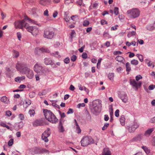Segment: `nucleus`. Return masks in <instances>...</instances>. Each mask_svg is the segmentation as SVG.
<instances>
[{
  "instance_id": "obj_1",
  "label": "nucleus",
  "mask_w": 155,
  "mask_h": 155,
  "mask_svg": "<svg viewBox=\"0 0 155 155\" xmlns=\"http://www.w3.org/2000/svg\"><path fill=\"white\" fill-rule=\"evenodd\" d=\"M43 110L45 119L49 122L56 124L58 122V119L55 115L51 111L45 109Z\"/></svg>"
},
{
  "instance_id": "obj_2",
  "label": "nucleus",
  "mask_w": 155,
  "mask_h": 155,
  "mask_svg": "<svg viewBox=\"0 0 155 155\" xmlns=\"http://www.w3.org/2000/svg\"><path fill=\"white\" fill-rule=\"evenodd\" d=\"M140 11L137 8H134L128 10L127 13L130 18H134L138 17L140 15Z\"/></svg>"
},
{
  "instance_id": "obj_3",
  "label": "nucleus",
  "mask_w": 155,
  "mask_h": 155,
  "mask_svg": "<svg viewBox=\"0 0 155 155\" xmlns=\"http://www.w3.org/2000/svg\"><path fill=\"white\" fill-rule=\"evenodd\" d=\"M27 23L24 19L19 20L16 21L14 24L16 28L22 29L26 27Z\"/></svg>"
},
{
  "instance_id": "obj_4",
  "label": "nucleus",
  "mask_w": 155,
  "mask_h": 155,
  "mask_svg": "<svg viewBox=\"0 0 155 155\" xmlns=\"http://www.w3.org/2000/svg\"><path fill=\"white\" fill-rule=\"evenodd\" d=\"M139 124L137 122L136 120H134L131 123L129 127L128 128L129 132L130 133L134 132L136 129L139 127Z\"/></svg>"
},
{
  "instance_id": "obj_5",
  "label": "nucleus",
  "mask_w": 155,
  "mask_h": 155,
  "mask_svg": "<svg viewBox=\"0 0 155 155\" xmlns=\"http://www.w3.org/2000/svg\"><path fill=\"white\" fill-rule=\"evenodd\" d=\"M91 142V138L88 136H85L82 139L81 142L82 146L86 147L90 144Z\"/></svg>"
},
{
  "instance_id": "obj_6",
  "label": "nucleus",
  "mask_w": 155,
  "mask_h": 155,
  "mask_svg": "<svg viewBox=\"0 0 155 155\" xmlns=\"http://www.w3.org/2000/svg\"><path fill=\"white\" fill-rule=\"evenodd\" d=\"M130 83L132 85L133 88L136 91L137 90L138 88L140 87L142 84L141 82L139 81L137 83L134 79H130Z\"/></svg>"
},
{
  "instance_id": "obj_7",
  "label": "nucleus",
  "mask_w": 155,
  "mask_h": 155,
  "mask_svg": "<svg viewBox=\"0 0 155 155\" xmlns=\"http://www.w3.org/2000/svg\"><path fill=\"white\" fill-rule=\"evenodd\" d=\"M50 129L48 128L42 134L41 136L42 139L46 142H48V140L47 138L50 136Z\"/></svg>"
},
{
  "instance_id": "obj_8",
  "label": "nucleus",
  "mask_w": 155,
  "mask_h": 155,
  "mask_svg": "<svg viewBox=\"0 0 155 155\" xmlns=\"http://www.w3.org/2000/svg\"><path fill=\"white\" fill-rule=\"evenodd\" d=\"M34 70L37 73H43V68L38 63H36L34 67Z\"/></svg>"
},
{
  "instance_id": "obj_9",
  "label": "nucleus",
  "mask_w": 155,
  "mask_h": 155,
  "mask_svg": "<svg viewBox=\"0 0 155 155\" xmlns=\"http://www.w3.org/2000/svg\"><path fill=\"white\" fill-rule=\"evenodd\" d=\"M54 35V33L49 30L46 29L45 31L44 36L45 38L51 39L53 37Z\"/></svg>"
},
{
  "instance_id": "obj_10",
  "label": "nucleus",
  "mask_w": 155,
  "mask_h": 155,
  "mask_svg": "<svg viewBox=\"0 0 155 155\" xmlns=\"http://www.w3.org/2000/svg\"><path fill=\"white\" fill-rule=\"evenodd\" d=\"M25 72L27 77L30 78H32L34 76V74L32 70H30L27 67H25L23 68Z\"/></svg>"
},
{
  "instance_id": "obj_11",
  "label": "nucleus",
  "mask_w": 155,
  "mask_h": 155,
  "mask_svg": "<svg viewBox=\"0 0 155 155\" xmlns=\"http://www.w3.org/2000/svg\"><path fill=\"white\" fill-rule=\"evenodd\" d=\"M44 63L46 65H51L54 68L57 67L56 64L54 63L50 58H46L44 59Z\"/></svg>"
},
{
  "instance_id": "obj_12",
  "label": "nucleus",
  "mask_w": 155,
  "mask_h": 155,
  "mask_svg": "<svg viewBox=\"0 0 155 155\" xmlns=\"http://www.w3.org/2000/svg\"><path fill=\"white\" fill-rule=\"evenodd\" d=\"M99 155H111V153L109 149L106 148L104 149L102 154Z\"/></svg>"
},
{
  "instance_id": "obj_13",
  "label": "nucleus",
  "mask_w": 155,
  "mask_h": 155,
  "mask_svg": "<svg viewBox=\"0 0 155 155\" xmlns=\"http://www.w3.org/2000/svg\"><path fill=\"white\" fill-rule=\"evenodd\" d=\"M33 125L34 126H37L43 125V124L41 120H36L33 122Z\"/></svg>"
},
{
  "instance_id": "obj_14",
  "label": "nucleus",
  "mask_w": 155,
  "mask_h": 155,
  "mask_svg": "<svg viewBox=\"0 0 155 155\" xmlns=\"http://www.w3.org/2000/svg\"><path fill=\"white\" fill-rule=\"evenodd\" d=\"M119 96L123 102L126 103L127 101V97L125 94L123 93L121 95H119Z\"/></svg>"
},
{
  "instance_id": "obj_15",
  "label": "nucleus",
  "mask_w": 155,
  "mask_h": 155,
  "mask_svg": "<svg viewBox=\"0 0 155 155\" xmlns=\"http://www.w3.org/2000/svg\"><path fill=\"white\" fill-rule=\"evenodd\" d=\"M0 100L1 102L6 104H8L10 103L9 99L6 96H4L2 97Z\"/></svg>"
},
{
  "instance_id": "obj_16",
  "label": "nucleus",
  "mask_w": 155,
  "mask_h": 155,
  "mask_svg": "<svg viewBox=\"0 0 155 155\" xmlns=\"http://www.w3.org/2000/svg\"><path fill=\"white\" fill-rule=\"evenodd\" d=\"M39 50L43 53H50V51L47 48L42 47L39 49Z\"/></svg>"
},
{
  "instance_id": "obj_17",
  "label": "nucleus",
  "mask_w": 155,
  "mask_h": 155,
  "mask_svg": "<svg viewBox=\"0 0 155 155\" xmlns=\"http://www.w3.org/2000/svg\"><path fill=\"white\" fill-rule=\"evenodd\" d=\"M153 130V128L149 129L145 131L144 133V135L146 136H149L150 135Z\"/></svg>"
},
{
  "instance_id": "obj_18",
  "label": "nucleus",
  "mask_w": 155,
  "mask_h": 155,
  "mask_svg": "<svg viewBox=\"0 0 155 155\" xmlns=\"http://www.w3.org/2000/svg\"><path fill=\"white\" fill-rule=\"evenodd\" d=\"M33 35H36L38 33V30L37 28L34 27L33 29L31 32Z\"/></svg>"
},
{
  "instance_id": "obj_19",
  "label": "nucleus",
  "mask_w": 155,
  "mask_h": 155,
  "mask_svg": "<svg viewBox=\"0 0 155 155\" xmlns=\"http://www.w3.org/2000/svg\"><path fill=\"white\" fill-rule=\"evenodd\" d=\"M117 61L122 63V64H124L125 62V60L124 58L119 56H117Z\"/></svg>"
},
{
  "instance_id": "obj_20",
  "label": "nucleus",
  "mask_w": 155,
  "mask_h": 155,
  "mask_svg": "<svg viewBox=\"0 0 155 155\" xmlns=\"http://www.w3.org/2000/svg\"><path fill=\"white\" fill-rule=\"evenodd\" d=\"M71 18V20L74 22V24H75L76 21L79 19L78 16L76 15H72Z\"/></svg>"
},
{
  "instance_id": "obj_21",
  "label": "nucleus",
  "mask_w": 155,
  "mask_h": 155,
  "mask_svg": "<svg viewBox=\"0 0 155 155\" xmlns=\"http://www.w3.org/2000/svg\"><path fill=\"white\" fill-rule=\"evenodd\" d=\"M26 26V27H25V28L28 31L31 32L32 29H33L34 27L33 26H29V25L27 23Z\"/></svg>"
},
{
  "instance_id": "obj_22",
  "label": "nucleus",
  "mask_w": 155,
  "mask_h": 155,
  "mask_svg": "<svg viewBox=\"0 0 155 155\" xmlns=\"http://www.w3.org/2000/svg\"><path fill=\"white\" fill-rule=\"evenodd\" d=\"M125 119L124 116H122L120 119V121L122 126H124L125 124Z\"/></svg>"
},
{
  "instance_id": "obj_23",
  "label": "nucleus",
  "mask_w": 155,
  "mask_h": 155,
  "mask_svg": "<svg viewBox=\"0 0 155 155\" xmlns=\"http://www.w3.org/2000/svg\"><path fill=\"white\" fill-rule=\"evenodd\" d=\"M24 76L18 77L15 78V81L16 82H20L21 81L25 79Z\"/></svg>"
},
{
  "instance_id": "obj_24",
  "label": "nucleus",
  "mask_w": 155,
  "mask_h": 155,
  "mask_svg": "<svg viewBox=\"0 0 155 155\" xmlns=\"http://www.w3.org/2000/svg\"><path fill=\"white\" fill-rule=\"evenodd\" d=\"M50 2V0H40V3L43 5H47V2Z\"/></svg>"
},
{
  "instance_id": "obj_25",
  "label": "nucleus",
  "mask_w": 155,
  "mask_h": 155,
  "mask_svg": "<svg viewBox=\"0 0 155 155\" xmlns=\"http://www.w3.org/2000/svg\"><path fill=\"white\" fill-rule=\"evenodd\" d=\"M28 113L31 117H33L35 116V113L34 110H29Z\"/></svg>"
},
{
  "instance_id": "obj_26",
  "label": "nucleus",
  "mask_w": 155,
  "mask_h": 155,
  "mask_svg": "<svg viewBox=\"0 0 155 155\" xmlns=\"http://www.w3.org/2000/svg\"><path fill=\"white\" fill-rule=\"evenodd\" d=\"M0 125L2 127L6 128L8 129H10V127L5 123L3 122H1L0 123Z\"/></svg>"
},
{
  "instance_id": "obj_27",
  "label": "nucleus",
  "mask_w": 155,
  "mask_h": 155,
  "mask_svg": "<svg viewBox=\"0 0 155 155\" xmlns=\"http://www.w3.org/2000/svg\"><path fill=\"white\" fill-rule=\"evenodd\" d=\"M136 55L138 58L141 62H142L143 61V56L142 55L140 54H137Z\"/></svg>"
},
{
  "instance_id": "obj_28",
  "label": "nucleus",
  "mask_w": 155,
  "mask_h": 155,
  "mask_svg": "<svg viewBox=\"0 0 155 155\" xmlns=\"http://www.w3.org/2000/svg\"><path fill=\"white\" fill-rule=\"evenodd\" d=\"M143 136L142 134H140L136 136L135 138V140H137L140 141L141 139H142Z\"/></svg>"
},
{
  "instance_id": "obj_29",
  "label": "nucleus",
  "mask_w": 155,
  "mask_h": 155,
  "mask_svg": "<svg viewBox=\"0 0 155 155\" xmlns=\"http://www.w3.org/2000/svg\"><path fill=\"white\" fill-rule=\"evenodd\" d=\"M12 52L14 53V56L15 58H17L19 56V53L18 51H17L15 50H13Z\"/></svg>"
},
{
  "instance_id": "obj_30",
  "label": "nucleus",
  "mask_w": 155,
  "mask_h": 155,
  "mask_svg": "<svg viewBox=\"0 0 155 155\" xmlns=\"http://www.w3.org/2000/svg\"><path fill=\"white\" fill-rule=\"evenodd\" d=\"M103 36L104 38H110L111 37L109 35V33L107 32H104L103 34Z\"/></svg>"
},
{
  "instance_id": "obj_31",
  "label": "nucleus",
  "mask_w": 155,
  "mask_h": 155,
  "mask_svg": "<svg viewBox=\"0 0 155 155\" xmlns=\"http://www.w3.org/2000/svg\"><path fill=\"white\" fill-rule=\"evenodd\" d=\"M5 114L6 116L8 117H9L12 115V112L9 110L6 111L5 112Z\"/></svg>"
},
{
  "instance_id": "obj_32",
  "label": "nucleus",
  "mask_w": 155,
  "mask_h": 155,
  "mask_svg": "<svg viewBox=\"0 0 155 155\" xmlns=\"http://www.w3.org/2000/svg\"><path fill=\"white\" fill-rule=\"evenodd\" d=\"M126 71H129L131 70V68L130 65V64L128 62H127L126 63Z\"/></svg>"
},
{
  "instance_id": "obj_33",
  "label": "nucleus",
  "mask_w": 155,
  "mask_h": 155,
  "mask_svg": "<svg viewBox=\"0 0 155 155\" xmlns=\"http://www.w3.org/2000/svg\"><path fill=\"white\" fill-rule=\"evenodd\" d=\"M89 24V22L88 20H84L83 21V25L84 26L87 27L88 26Z\"/></svg>"
},
{
  "instance_id": "obj_34",
  "label": "nucleus",
  "mask_w": 155,
  "mask_h": 155,
  "mask_svg": "<svg viewBox=\"0 0 155 155\" xmlns=\"http://www.w3.org/2000/svg\"><path fill=\"white\" fill-rule=\"evenodd\" d=\"M24 18L25 19L24 20H25H25H27L31 22L34 23V20L30 18L26 15L24 16Z\"/></svg>"
},
{
  "instance_id": "obj_35",
  "label": "nucleus",
  "mask_w": 155,
  "mask_h": 155,
  "mask_svg": "<svg viewBox=\"0 0 155 155\" xmlns=\"http://www.w3.org/2000/svg\"><path fill=\"white\" fill-rule=\"evenodd\" d=\"M142 148L148 154L149 153L150 150L146 147L143 146L142 147Z\"/></svg>"
},
{
  "instance_id": "obj_36",
  "label": "nucleus",
  "mask_w": 155,
  "mask_h": 155,
  "mask_svg": "<svg viewBox=\"0 0 155 155\" xmlns=\"http://www.w3.org/2000/svg\"><path fill=\"white\" fill-rule=\"evenodd\" d=\"M131 63L133 65H137L138 64V61L137 60L134 59L131 61Z\"/></svg>"
},
{
  "instance_id": "obj_37",
  "label": "nucleus",
  "mask_w": 155,
  "mask_h": 155,
  "mask_svg": "<svg viewBox=\"0 0 155 155\" xmlns=\"http://www.w3.org/2000/svg\"><path fill=\"white\" fill-rule=\"evenodd\" d=\"M40 152L41 153H48L49 151L45 149H42L40 150Z\"/></svg>"
},
{
  "instance_id": "obj_38",
  "label": "nucleus",
  "mask_w": 155,
  "mask_h": 155,
  "mask_svg": "<svg viewBox=\"0 0 155 155\" xmlns=\"http://www.w3.org/2000/svg\"><path fill=\"white\" fill-rule=\"evenodd\" d=\"M18 117L21 120H23L24 119L25 116L22 114H20L19 115Z\"/></svg>"
},
{
  "instance_id": "obj_39",
  "label": "nucleus",
  "mask_w": 155,
  "mask_h": 155,
  "mask_svg": "<svg viewBox=\"0 0 155 155\" xmlns=\"http://www.w3.org/2000/svg\"><path fill=\"white\" fill-rule=\"evenodd\" d=\"M14 142V140L13 139H10L8 142V145L9 146H12L13 143Z\"/></svg>"
},
{
  "instance_id": "obj_40",
  "label": "nucleus",
  "mask_w": 155,
  "mask_h": 155,
  "mask_svg": "<svg viewBox=\"0 0 155 155\" xmlns=\"http://www.w3.org/2000/svg\"><path fill=\"white\" fill-rule=\"evenodd\" d=\"M102 60L101 58H99L98 61V62L97 64V68H99L100 67L101 65V63Z\"/></svg>"
},
{
  "instance_id": "obj_41",
  "label": "nucleus",
  "mask_w": 155,
  "mask_h": 155,
  "mask_svg": "<svg viewBox=\"0 0 155 155\" xmlns=\"http://www.w3.org/2000/svg\"><path fill=\"white\" fill-rule=\"evenodd\" d=\"M76 127V130L77 131V132L78 134H79L81 132V129L79 126L78 125H77Z\"/></svg>"
},
{
  "instance_id": "obj_42",
  "label": "nucleus",
  "mask_w": 155,
  "mask_h": 155,
  "mask_svg": "<svg viewBox=\"0 0 155 155\" xmlns=\"http://www.w3.org/2000/svg\"><path fill=\"white\" fill-rule=\"evenodd\" d=\"M77 57L75 55H73L71 57V61L74 62L77 59Z\"/></svg>"
},
{
  "instance_id": "obj_43",
  "label": "nucleus",
  "mask_w": 155,
  "mask_h": 155,
  "mask_svg": "<svg viewBox=\"0 0 155 155\" xmlns=\"http://www.w3.org/2000/svg\"><path fill=\"white\" fill-rule=\"evenodd\" d=\"M64 19L66 22L69 21L70 19L69 16L68 15H66L64 17Z\"/></svg>"
},
{
  "instance_id": "obj_44",
  "label": "nucleus",
  "mask_w": 155,
  "mask_h": 155,
  "mask_svg": "<svg viewBox=\"0 0 155 155\" xmlns=\"http://www.w3.org/2000/svg\"><path fill=\"white\" fill-rule=\"evenodd\" d=\"M59 112L61 118H64L65 117V115L64 113L60 111H59Z\"/></svg>"
},
{
  "instance_id": "obj_45",
  "label": "nucleus",
  "mask_w": 155,
  "mask_h": 155,
  "mask_svg": "<svg viewBox=\"0 0 155 155\" xmlns=\"http://www.w3.org/2000/svg\"><path fill=\"white\" fill-rule=\"evenodd\" d=\"M16 69L18 70H19L21 68V65L20 64H19V63H18L16 65Z\"/></svg>"
},
{
  "instance_id": "obj_46",
  "label": "nucleus",
  "mask_w": 155,
  "mask_h": 155,
  "mask_svg": "<svg viewBox=\"0 0 155 155\" xmlns=\"http://www.w3.org/2000/svg\"><path fill=\"white\" fill-rule=\"evenodd\" d=\"M109 124L106 123L104 124V127L102 128V130H105L109 126Z\"/></svg>"
},
{
  "instance_id": "obj_47",
  "label": "nucleus",
  "mask_w": 155,
  "mask_h": 155,
  "mask_svg": "<svg viewBox=\"0 0 155 155\" xmlns=\"http://www.w3.org/2000/svg\"><path fill=\"white\" fill-rule=\"evenodd\" d=\"M76 34L75 31L74 30H72L71 31V32L70 34V35L71 37V39H72L73 37V35Z\"/></svg>"
},
{
  "instance_id": "obj_48",
  "label": "nucleus",
  "mask_w": 155,
  "mask_h": 155,
  "mask_svg": "<svg viewBox=\"0 0 155 155\" xmlns=\"http://www.w3.org/2000/svg\"><path fill=\"white\" fill-rule=\"evenodd\" d=\"M64 62L66 64H68L70 62V59L68 58H66L64 60Z\"/></svg>"
},
{
  "instance_id": "obj_49",
  "label": "nucleus",
  "mask_w": 155,
  "mask_h": 155,
  "mask_svg": "<svg viewBox=\"0 0 155 155\" xmlns=\"http://www.w3.org/2000/svg\"><path fill=\"white\" fill-rule=\"evenodd\" d=\"M82 58L84 59L87 58V54L85 52H84L82 55Z\"/></svg>"
},
{
  "instance_id": "obj_50",
  "label": "nucleus",
  "mask_w": 155,
  "mask_h": 155,
  "mask_svg": "<svg viewBox=\"0 0 155 155\" xmlns=\"http://www.w3.org/2000/svg\"><path fill=\"white\" fill-rule=\"evenodd\" d=\"M110 116L111 120L112 119V116L113 114V109L112 108H111L110 109Z\"/></svg>"
},
{
  "instance_id": "obj_51",
  "label": "nucleus",
  "mask_w": 155,
  "mask_h": 155,
  "mask_svg": "<svg viewBox=\"0 0 155 155\" xmlns=\"http://www.w3.org/2000/svg\"><path fill=\"white\" fill-rule=\"evenodd\" d=\"M155 87V85L153 84L150 85L148 87V89L150 90H153Z\"/></svg>"
},
{
  "instance_id": "obj_52",
  "label": "nucleus",
  "mask_w": 155,
  "mask_h": 155,
  "mask_svg": "<svg viewBox=\"0 0 155 155\" xmlns=\"http://www.w3.org/2000/svg\"><path fill=\"white\" fill-rule=\"evenodd\" d=\"M77 3L79 5L81 6L83 4V0H78Z\"/></svg>"
},
{
  "instance_id": "obj_53",
  "label": "nucleus",
  "mask_w": 155,
  "mask_h": 155,
  "mask_svg": "<svg viewBox=\"0 0 155 155\" xmlns=\"http://www.w3.org/2000/svg\"><path fill=\"white\" fill-rule=\"evenodd\" d=\"M101 23L102 25H104L105 24H107V21L104 19L101 20Z\"/></svg>"
},
{
  "instance_id": "obj_54",
  "label": "nucleus",
  "mask_w": 155,
  "mask_h": 155,
  "mask_svg": "<svg viewBox=\"0 0 155 155\" xmlns=\"http://www.w3.org/2000/svg\"><path fill=\"white\" fill-rule=\"evenodd\" d=\"M135 78L137 81H138L139 80L142 79V77L140 75H139L136 76Z\"/></svg>"
},
{
  "instance_id": "obj_55",
  "label": "nucleus",
  "mask_w": 155,
  "mask_h": 155,
  "mask_svg": "<svg viewBox=\"0 0 155 155\" xmlns=\"http://www.w3.org/2000/svg\"><path fill=\"white\" fill-rule=\"evenodd\" d=\"M78 107L79 108H80L81 107H84L85 106V104L84 103L81 104H78Z\"/></svg>"
},
{
  "instance_id": "obj_56",
  "label": "nucleus",
  "mask_w": 155,
  "mask_h": 155,
  "mask_svg": "<svg viewBox=\"0 0 155 155\" xmlns=\"http://www.w3.org/2000/svg\"><path fill=\"white\" fill-rule=\"evenodd\" d=\"M85 48V45H84L82 46L78 50L81 53H82L84 49Z\"/></svg>"
},
{
  "instance_id": "obj_57",
  "label": "nucleus",
  "mask_w": 155,
  "mask_h": 155,
  "mask_svg": "<svg viewBox=\"0 0 155 155\" xmlns=\"http://www.w3.org/2000/svg\"><path fill=\"white\" fill-rule=\"evenodd\" d=\"M59 130H64V128L63 127L62 125V123L61 122H60V127L59 128Z\"/></svg>"
},
{
  "instance_id": "obj_58",
  "label": "nucleus",
  "mask_w": 155,
  "mask_h": 155,
  "mask_svg": "<svg viewBox=\"0 0 155 155\" xmlns=\"http://www.w3.org/2000/svg\"><path fill=\"white\" fill-rule=\"evenodd\" d=\"M74 111L71 108H70L68 110L67 112V114H71L73 113Z\"/></svg>"
},
{
  "instance_id": "obj_59",
  "label": "nucleus",
  "mask_w": 155,
  "mask_h": 155,
  "mask_svg": "<svg viewBox=\"0 0 155 155\" xmlns=\"http://www.w3.org/2000/svg\"><path fill=\"white\" fill-rule=\"evenodd\" d=\"M44 14L45 16H49L48 11L47 9H46L44 11Z\"/></svg>"
},
{
  "instance_id": "obj_60",
  "label": "nucleus",
  "mask_w": 155,
  "mask_h": 155,
  "mask_svg": "<svg viewBox=\"0 0 155 155\" xmlns=\"http://www.w3.org/2000/svg\"><path fill=\"white\" fill-rule=\"evenodd\" d=\"M17 35L18 39L20 40L21 38V33L19 32H18L17 33Z\"/></svg>"
},
{
  "instance_id": "obj_61",
  "label": "nucleus",
  "mask_w": 155,
  "mask_h": 155,
  "mask_svg": "<svg viewBox=\"0 0 155 155\" xmlns=\"http://www.w3.org/2000/svg\"><path fill=\"white\" fill-rule=\"evenodd\" d=\"M69 89L71 91H74L75 89V87L72 85H71Z\"/></svg>"
},
{
  "instance_id": "obj_62",
  "label": "nucleus",
  "mask_w": 155,
  "mask_h": 155,
  "mask_svg": "<svg viewBox=\"0 0 155 155\" xmlns=\"http://www.w3.org/2000/svg\"><path fill=\"white\" fill-rule=\"evenodd\" d=\"M26 86L24 84H21L19 87V88L20 89H24L25 88Z\"/></svg>"
},
{
  "instance_id": "obj_63",
  "label": "nucleus",
  "mask_w": 155,
  "mask_h": 155,
  "mask_svg": "<svg viewBox=\"0 0 155 155\" xmlns=\"http://www.w3.org/2000/svg\"><path fill=\"white\" fill-rule=\"evenodd\" d=\"M150 122L151 123H155V117L151 118L150 119Z\"/></svg>"
},
{
  "instance_id": "obj_64",
  "label": "nucleus",
  "mask_w": 155,
  "mask_h": 155,
  "mask_svg": "<svg viewBox=\"0 0 155 155\" xmlns=\"http://www.w3.org/2000/svg\"><path fill=\"white\" fill-rule=\"evenodd\" d=\"M25 103L26 104H28V105L30 104L31 103V101L29 99L26 100L25 101Z\"/></svg>"
}]
</instances>
